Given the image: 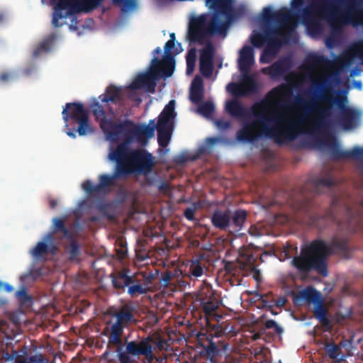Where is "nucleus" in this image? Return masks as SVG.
Wrapping results in <instances>:
<instances>
[{
	"label": "nucleus",
	"mask_w": 363,
	"mask_h": 363,
	"mask_svg": "<svg viewBox=\"0 0 363 363\" xmlns=\"http://www.w3.org/2000/svg\"><path fill=\"white\" fill-rule=\"evenodd\" d=\"M289 90L285 85L274 88L267 93L260 101L255 102L251 106V116L255 119L245 122L241 129L236 133L238 141L252 143L259 137L273 139L278 145L286 141L294 140L299 133V127L303 121L302 117L296 121L291 119L287 115L276 112L270 116L267 112L276 101L281 98Z\"/></svg>",
	"instance_id": "f257e3e1"
},
{
	"label": "nucleus",
	"mask_w": 363,
	"mask_h": 363,
	"mask_svg": "<svg viewBox=\"0 0 363 363\" xmlns=\"http://www.w3.org/2000/svg\"><path fill=\"white\" fill-rule=\"evenodd\" d=\"M91 110L100 128L111 140L117 141L120 135L124 138L123 141L110 152L113 158H123L138 167L143 174H149L155 166L152 155L143 149L131 150L129 145L135 139L138 143L146 145L148 140L155 135V121L150 120L148 125H137L128 119L115 123L106 118L104 106L96 100L91 104Z\"/></svg>",
	"instance_id": "f03ea898"
},
{
	"label": "nucleus",
	"mask_w": 363,
	"mask_h": 363,
	"mask_svg": "<svg viewBox=\"0 0 363 363\" xmlns=\"http://www.w3.org/2000/svg\"><path fill=\"white\" fill-rule=\"evenodd\" d=\"M317 85L322 91L309 102H305L300 97L296 99V103L307 111H311L315 109L318 111L319 118L315 121V127L318 129H325L332 126V121L329 118L333 106L340 111L337 123L344 129L350 130L355 127L359 120L360 113L353 108L347 106L346 93L342 90L333 91L330 87L324 86L323 83H318Z\"/></svg>",
	"instance_id": "7ed1b4c3"
},
{
	"label": "nucleus",
	"mask_w": 363,
	"mask_h": 363,
	"mask_svg": "<svg viewBox=\"0 0 363 363\" xmlns=\"http://www.w3.org/2000/svg\"><path fill=\"white\" fill-rule=\"evenodd\" d=\"M332 9L330 4L320 2L305 7L302 13L300 14L297 12H284L283 10L274 11L270 7H264L261 18L262 21L267 24L285 22L291 27V30H294L301 22L309 30L318 33L321 29L322 17H327L333 30H340V28L333 23L335 14Z\"/></svg>",
	"instance_id": "20e7f679"
},
{
	"label": "nucleus",
	"mask_w": 363,
	"mask_h": 363,
	"mask_svg": "<svg viewBox=\"0 0 363 363\" xmlns=\"http://www.w3.org/2000/svg\"><path fill=\"white\" fill-rule=\"evenodd\" d=\"M347 240L333 238L328 245L322 239H315L301 248L300 255L295 256L292 265L301 274L316 272L323 277L328 275L326 259L333 250L346 251Z\"/></svg>",
	"instance_id": "39448f33"
},
{
	"label": "nucleus",
	"mask_w": 363,
	"mask_h": 363,
	"mask_svg": "<svg viewBox=\"0 0 363 363\" xmlns=\"http://www.w3.org/2000/svg\"><path fill=\"white\" fill-rule=\"evenodd\" d=\"M62 114L66 123V133L70 138H76V133L79 136H84L93 132L89 124L88 112L83 104L80 102L67 103Z\"/></svg>",
	"instance_id": "423d86ee"
},
{
	"label": "nucleus",
	"mask_w": 363,
	"mask_h": 363,
	"mask_svg": "<svg viewBox=\"0 0 363 363\" xmlns=\"http://www.w3.org/2000/svg\"><path fill=\"white\" fill-rule=\"evenodd\" d=\"M111 315L116 318V321L110 326H108L109 323H107L103 334L108 336L109 345L121 347L124 328L135 322L133 310L131 307L125 305L118 311H114Z\"/></svg>",
	"instance_id": "0eeeda50"
},
{
	"label": "nucleus",
	"mask_w": 363,
	"mask_h": 363,
	"mask_svg": "<svg viewBox=\"0 0 363 363\" xmlns=\"http://www.w3.org/2000/svg\"><path fill=\"white\" fill-rule=\"evenodd\" d=\"M246 218L245 210L237 209L233 211L229 209H216L211 216V222L212 225L219 230L239 231L242 228Z\"/></svg>",
	"instance_id": "6e6552de"
},
{
	"label": "nucleus",
	"mask_w": 363,
	"mask_h": 363,
	"mask_svg": "<svg viewBox=\"0 0 363 363\" xmlns=\"http://www.w3.org/2000/svg\"><path fill=\"white\" fill-rule=\"evenodd\" d=\"M151 341V337L147 336L143 337L140 342L134 340L128 342L125 351H122V347H118L116 352L119 362L135 363L131 356L143 355L145 357L147 363H152L155 359V354Z\"/></svg>",
	"instance_id": "1a4fd4ad"
},
{
	"label": "nucleus",
	"mask_w": 363,
	"mask_h": 363,
	"mask_svg": "<svg viewBox=\"0 0 363 363\" xmlns=\"http://www.w3.org/2000/svg\"><path fill=\"white\" fill-rule=\"evenodd\" d=\"M108 158L110 160L116 162V166L112 174H104L99 175V182L97 184L99 191H102L104 193L109 191L110 187L115 186L116 179L125 177L133 172L142 174L138 169V167L129 163V162H127L123 158H113V155L110 153L108 155Z\"/></svg>",
	"instance_id": "9d476101"
},
{
	"label": "nucleus",
	"mask_w": 363,
	"mask_h": 363,
	"mask_svg": "<svg viewBox=\"0 0 363 363\" xmlns=\"http://www.w3.org/2000/svg\"><path fill=\"white\" fill-rule=\"evenodd\" d=\"M111 278L116 289L124 291L127 287V293L132 298L146 294L149 291L146 284H142L135 275H128L125 269L111 274Z\"/></svg>",
	"instance_id": "9b49d317"
},
{
	"label": "nucleus",
	"mask_w": 363,
	"mask_h": 363,
	"mask_svg": "<svg viewBox=\"0 0 363 363\" xmlns=\"http://www.w3.org/2000/svg\"><path fill=\"white\" fill-rule=\"evenodd\" d=\"M175 43L168 40L164 46L162 52L160 47H157L152 51V59L147 68H175V56L178 52L174 50Z\"/></svg>",
	"instance_id": "f8f14e48"
},
{
	"label": "nucleus",
	"mask_w": 363,
	"mask_h": 363,
	"mask_svg": "<svg viewBox=\"0 0 363 363\" xmlns=\"http://www.w3.org/2000/svg\"><path fill=\"white\" fill-rule=\"evenodd\" d=\"M52 235L48 233L45 238V241L38 242L35 247L30 250V255L38 261H45L48 255H55L57 247L50 240Z\"/></svg>",
	"instance_id": "ddd939ff"
},
{
	"label": "nucleus",
	"mask_w": 363,
	"mask_h": 363,
	"mask_svg": "<svg viewBox=\"0 0 363 363\" xmlns=\"http://www.w3.org/2000/svg\"><path fill=\"white\" fill-rule=\"evenodd\" d=\"M297 68H350V67L345 64L335 67L332 65V62L325 56L316 53H309L306 56L303 64Z\"/></svg>",
	"instance_id": "4468645a"
},
{
	"label": "nucleus",
	"mask_w": 363,
	"mask_h": 363,
	"mask_svg": "<svg viewBox=\"0 0 363 363\" xmlns=\"http://www.w3.org/2000/svg\"><path fill=\"white\" fill-rule=\"evenodd\" d=\"M198 344L203 348L202 353L210 359L216 357L219 350L216 342L213 341V336L211 334L199 333L197 335Z\"/></svg>",
	"instance_id": "2eb2a0df"
},
{
	"label": "nucleus",
	"mask_w": 363,
	"mask_h": 363,
	"mask_svg": "<svg viewBox=\"0 0 363 363\" xmlns=\"http://www.w3.org/2000/svg\"><path fill=\"white\" fill-rule=\"evenodd\" d=\"M103 0H82L79 1L73 8L75 12H90L98 7ZM114 2L122 3L128 8H133L135 5L134 0H113Z\"/></svg>",
	"instance_id": "dca6fc26"
},
{
	"label": "nucleus",
	"mask_w": 363,
	"mask_h": 363,
	"mask_svg": "<svg viewBox=\"0 0 363 363\" xmlns=\"http://www.w3.org/2000/svg\"><path fill=\"white\" fill-rule=\"evenodd\" d=\"M242 71L240 86L242 96H247L258 92V84L255 77L250 74L252 69H240Z\"/></svg>",
	"instance_id": "f3484780"
},
{
	"label": "nucleus",
	"mask_w": 363,
	"mask_h": 363,
	"mask_svg": "<svg viewBox=\"0 0 363 363\" xmlns=\"http://www.w3.org/2000/svg\"><path fill=\"white\" fill-rule=\"evenodd\" d=\"M362 147H354L351 150H342L337 145H333L330 149L333 159L339 160L341 159H359L362 160Z\"/></svg>",
	"instance_id": "a211bd4d"
},
{
	"label": "nucleus",
	"mask_w": 363,
	"mask_h": 363,
	"mask_svg": "<svg viewBox=\"0 0 363 363\" xmlns=\"http://www.w3.org/2000/svg\"><path fill=\"white\" fill-rule=\"evenodd\" d=\"M282 45L280 39L276 37H272L268 39L267 46L264 49L260 56V62L269 63L276 56L279 49Z\"/></svg>",
	"instance_id": "6ab92c4d"
},
{
	"label": "nucleus",
	"mask_w": 363,
	"mask_h": 363,
	"mask_svg": "<svg viewBox=\"0 0 363 363\" xmlns=\"http://www.w3.org/2000/svg\"><path fill=\"white\" fill-rule=\"evenodd\" d=\"M225 110L233 118H247L251 117V108L247 110L237 99H231L226 102Z\"/></svg>",
	"instance_id": "aec40b11"
},
{
	"label": "nucleus",
	"mask_w": 363,
	"mask_h": 363,
	"mask_svg": "<svg viewBox=\"0 0 363 363\" xmlns=\"http://www.w3.org/2000/svg\"><path fill=\"white\" fill-rule=\"evenodd\" d=\"M216 50L211 42H208L200 51L199 68H214L213 59Z\"/></svg>",
	"instance_id": "412c9836"
},
{
	"label": "nucleus",
	"mask_w": 363,
	"mask_h": 363,
	"mask_svg": "<svg viewBox=\"0 0 363 363\" xmlns=\"http://www.w3.org/2000/svg\"><path fill=\"white\" fill-rule=\"evenodd\" d=\"M130 88L133 90L145 89L150 92L155 91V82L148 74H139L130 84Z\"/></svg>",
	"instance_id": "4be33fe9"
},
{
	"label": "nucleus",
	"mask_w": 363,
	"mask_h": 363,
	"mask_svg": "<svg viewBox=\"0 0 363 363\" xmlns=\"http://www.w3.org/2000/svg\"><path fill=\"white\" fill-rule=\"evenodd\" d=\"M238 68H251L255 63L254 50L250 45H245L240 50Z\"/></svg>",
	"instance_id": "5701e85b"
},
{
	"label": "nucleus",
	"mask_w": 363,
	"mask_h": 363,
	"mask_svg": "<svg viewBox=\"0 0 363 363\" xmlns=\"http://www.w3.org/2000/svg\"><path fill=\"white\" fill-rule=\"evenodd\" d=\"M320 293L312 286L306 287V289L300 291L295 298V301L298 302H307L317 303L319 301Z\"/></svg>",
	"instance_id": "b1692460"
},
{
	"label": "nucleus",
	"mask_w": 363,
	"mask_h": 363,
	"mask_svg": "<svg viewBox=\"0 0 363 363\" xmlns=\"http://www.w3.org/2000/svg\"><path fill=\"white\" fill-rule=\"evenodd\" d=\"M328 308L320 301L315 303L313 309V315L315 318L318 320L323 327L326 328L327 330L331 329V322L328 318Z\"/></svg>",
	"instance_id": "393cba45"
},
{
	"label": "nucleus",
	"mask_w": 363,
	"mask_h": 363,
	"mask_svg": "<svg viewBox=\"0 0 363 363\" xmlns=\"http://www.w3.org/2000/svg\"><path fill=\"white\" fill-rule=\"evenodd\" d=\"M122 94L121 88L110 85L106 89L105 94L99 96V99L103 103L111 102L116 104L122 100Z\"/></svg>",
	"instance_id": "a878e982"
},
{
	"label": "nucleus",
	"mask_w": 363,
	"mask_h": 363,
	"mask_svg": "<svg viewBox=\"0 0 363 363\" xmlns=\"http://www.w3.org/2000/svg\"><path fill=\"white\" fill-rule=\"evenodd\" d=\"M173 125L157 123V142L160 147H166L169 143Z\"/></svg>",
	"instance_id": "bb28decb"
},
{
	"label": "nucleus",
	"mask_w": 363,
	"mask_h": 363,
	"mask_svg": "<svg viewBox=\"0 0 363 363\" xmlns=\"http://www.w3.org/2000/svg\"><path fill=\"white\" fill-rule=\"evenodd\" d=\"M174 107L175 101H169L159 116L157 123L173 125V119L177 115L174 111Z\"/></svg>",
	"instance_id": "cd10ccee"
},
{
	"label": "nucleus",
	"mask_w": 363,
	"mask_h": 363,
	"mask_svg": "<svg viewBox=\"0 0 363 363\" xmlns=\"http://www.w3.org/2000/svg\"><path fill=\"white\" fill-rule=\"evenodd\" d=\"M55 39L56 35L55 33H52L48 36L34 49L33 52V57L34 58H38L43 54L49 52L52 49Z\"/></svg>",
	"instance_id": "c85d7f7f"
},
{
	"label": "nucleus",
	"mask_w": 363,
	"mask_h": 363,
	"mask_svg": "<svg viewBox=\"0 0 363 363\" xmlns=\"http://www.w3.org/2000/svg\"><path fill=\"white\" fill-rule=\"evenodd\" d=\"M344 346L345 345H342V342L339 345L334 342L326 343L325 345L326 355L329 358L336 360L337 362H342L345 359V356L340 354L342 353V347Z\"/></svg>",
	"instance_id": "c756f323"
},
{
	"label": "nucleus",
	"mask_w": 363,
	"mask_h": 363,
	"mask_svg": "<svg viewBox=\"0 0 363 363\" xmlns=\"http://www.w3.org/2000/svg\"><path fill=\"white\" fill-rule=\"evenodd\" d=\"M255 297L257 301H259V305L257 306L259 308H266L269 311L272 315H277V313L273 310V307L275 306V299L272 297L271 294H262L256 293Z\"/></svg>",
	"instance_id": "7c9ffc66"
},
{
	"label": "nucleus",
	"mask_w": 363,
	"mask_h": 363,
	"mask_svg": "<svg viewBox=\"0 0 363 363\" xmlns=\"http://www.w3.org/2000/svg\"><path fill=\"white\" fill-rule=\"evenodd\" d=\"M269 33H273V34H275V35H279L281 37L284 36L283 34H281L277 29H271L267 34L264 35V34H262L260 33H254L251 37H250V40H251V43L253 45V46L256 47V48H261L264 45V43L266 41H268V39L269 38H272L271 36H269L268 34Z\"/></svg>",
	"instance_id": "2f4dec72"
},
{
	"label": "nucleus",
	"mask_w": 363,
	"mask_h": 363,
	"mask_svg": "<svg viewBox=\"0 0 363 363\" xmlns=\"http://www.w3.org/2000/svg\"><path fill=\"white\" fill-rule=\"evenodd\" d=\"M52 230L55 233H61L63 236L67 239L72 238V233L68 228L66 227L65 219L54 218L52 219Z\"/></svg>",
	"instance_id": "473e14b6"
},
{
	"label": "nucleus",
	"mask_w": 363,
	"mask_h": 363,
	"mask_svg": "<svg viewBox=\"0 0 363 363\" xmlns=\"http://www.w3.org/2000/svg\"><path fill=\"white\" fill-rule=\"evenodd\" d=\"M42 275L41 268H30L27 272L20 277V280L23 283L34 281Z\"/></svg>",
	"instance_id": "72a5a7b5"
},
{
	"label": "nucleus",
	"mask_w": 363,
	"mask_h": 363,
	"mask_svg": "<svg viewBox=\"0 0 363 363\" xmlns=\"http://www.w3.org/2000/svg\"><path fill=\"white\" fill-rule=\"evenodd\" d=\"M198 111L206 118H210L215 111V106L211 101H206L198 107Z\"/></svg>",
	"instance_id": "f704fd0d"
},
{
	"label": "nucleus",
	"mask_w": 363,
	"mask_h": 363,
	"mask_svg": "<svg viewBox=\"0 0 363 363\" xmlns=\"http://www.w3.org/2000/svg\"><path fill=\"white\" fill-rule=\"evenodd\" d=\"M112 205L110 203L101 201L97 204V209L108 220H113L115 217L111 211Z\"/></svg>",
	"instance_id": "c9c22d12"
},
{
	"label": "nucleus",
	"mask_w": 363,
	"mask_h": 363,
	"mask_svg": "<svg viewBox=\"0 0 363 363\" xmlns=\"http://www.w3.org/2000/svg\"><path fill=\"white\" fill-rule=\"evenodd\" d=\"M16 296L21 305L30 304L32 297L28 294L26 287L23 286L16 292Z\"/></svg>",
	"instance_id": "e433bc0d"
},
{
	"label": "nucleus",
	"mask_w": 363,
	"mask_h": 363,
	"mask_svg": "<svg viewBox=\"0 0 363 363\" xmlns=\"http://www.w3.org/2000/svg\"><path fill=\"white\" fill-rule=\"evenodd\" d=\"M189 270L191 274L195 277H199L203 274V269L199 259H196L191 262Z\"/></svg>",
	"instance_id": "4c0bfd02"
},
{
	"label": "nucleus",
	"mask_w": 363,
	"mask_h": 363,
	"mask_svg": "<svg viewBox=\"0 0 363 363\" xmlns=\"http://www.w3.org/2000/svg\"><path fill=\"white\" fill-rule=\"evenodd\" d=\"M203 311L206 315H211L218 308L217 301L208 300L207 301L201 302Z\"/></svg>",
	"instance_id": "58836bf2"
},
{
	"label": "nucleus",
	"mask_w": 363,
	"mask_h": 363,
	"mask_svg": "<svg viewBox=\"0 0 363 363\" xmlns=\"http://www.w3.org/2000/svg\"><path fill=\"white\" fill-rule=\"evenodd\" d=\"M77 2L78 0H58V3L57 4L55 9L57 10L62 11L67 8H70V10L75 11L73 6H74Z\"/></svg>",
	"instance_id": "ea45409f"
},
{
	"label": "nucleus",
	"mask_w": 363,
	"mask_h": 363,
	"mask_svg": "<svg viewBox=\"0 0 363 363\" xmlns=\"http://www.w3.org/2000/svg\"><path fill=\"white\" fill-rule=\"evenodd\" d=\"M226 89L234 96H242L240 83L230 82L227 85Z\"/></svg>",
	"instance_id": "a19ab883"
},
{
	"label": "nucleus",
	"mask_w": 363,
	"mask_h": 363,
	"mask_svg": "<svg viewBox=\"0 0 363 363\" xmlns=\"http://www.w3.org/2000/svg\"><path fill=\"white\" fill-rule=\"evenodd\" d=\"M304 4V0H293L291 3V9L286 10L284 12H297L300 14L302 13V6ZM305 8H303L304 9Z\"/></svg>",
	"instance_id": "79ce46f5"
},
{
	"label": "nucleus",
	"mask_w": 363,
	"mask_h": 363,
	"mask_svg": "<svg viewBox=\"0 0 363 363\" xmlns=\"http://www.w3.org/2000/svg\"><path fill=\"white\" fill-rule=\"evenodd\" d=\"M305 70L310 72H312L314 71H325V72L333 71L335 74H342V73H347L350 71L351 75H356L358 73L363 71V69H305Z\"/></svg>",
	"instance_id": "37998d69"
},
{
	"label": "nucleus",
	"mask_w": 363,
	"mask_h": 363,
	"mask_svg": "<svg viewBox=\"0 0 363 363\" xmlns=\"http://www.w3.org/2000/svg\"><path fill=\"white\" fill-rule=\"evenodd\" d=\"M186 68H195L196 61V54L194 50L188 52L186 57Z\"/></svg>",
	"instance_id": "c03bdc74"
},
{
	"label": "nucleus",
	"mask_w": 363,
	"mask_h": 363,
	"mask_svg": "<svg viewBox=\"0 0 363 363\" xmlns=\"http://www.w3.org/2000/svg\"><path fill=\"white\" fill-rule=\"evenodd\" d=\"M82 188L89 194L100 192L96 185H94L89 180H86L82 184Z\"/></svg>",
	"instance_id": "a18cd8bd"
},
{
	"label": "nucleus",
	"mask_w": 363,
	"mask_h": 363,
	"mask_svg": "<svg viewBox=\"0 0 363 363\" xmlns=\"http://www.w3.org/2000/svg\"><path fill=\"white\" fill-rule=\"evenodd\" d=\"M264 326L267 329L274 328L276 333L281 335L284 332V329L279 326L275 320H268L265 322Z\"/></svg>",
	"instance_id": "49530a36"
},
{
	"label": "nucleus",
	"mask_w": 363,
	"mask_h": 363,
	"mask_svg": "<svg viewBox=\"0 0 363 363\" xmlns=\"http://www.w3.org/2000/svg\"><path fill=\"white\" fill-rule=\"evenodd\" d=\"M203 98V91L197 90V89H191L190 90V99L194 103H199L201 101Z\"/></svg>",
	"instance_id": "de8ad7c7"
},
{
	"label": "nucleus",
	"mask_w": 363,
	"mask_h": 363,
	"mask_svg": "<svg viewBox=\"0 0 363 363\" xmlns=\"http://www.w3.org/2000/svg\"><path fill=\"white\" fill-rule=\"evenodd\" d=\"M69 253L72 259L75 258L79 255V246L75 241H72L70 243Z\"/></svg>",
	"instance_id": "09e8293b"
},
{
	"label": "nucleus",
	"mask_w": 363,
	"mask_h": 363,
	"mask_svg": "<svg viewBox=\"0 0 363 363\" xmlns=\"http://www.w3.org/2000/svg\"><path fill=\"white\" fill-rule=\"evenodd\" d=\"M172 279V272H170L169 270H167L166 272H164V274H162V278L160 280L162 286H163L164 287H167L169 284Z\"/></svg>",
	"instance_id": "8fccbe9b"
},
{
	"label": "nucleus",
	"mask_w": 363,
	"mask_h": 363,
	"mask_svg": "<svg viewBox=\"0 0 363 363\" xmlns=\"http://www.w3.org/2000/svg\"><path fill=\"white\" fill-rule=\"evenodd\" d=\"M191 89L203 91V80L201 77L196 76L194 78L191 82Z\"/></svg>",
	"instance_id": "3c124183"
},
{
	"label": "nucleus",
	"mask_w": 363,
	"mask_h": 363,
	"mask_svg": "<svg viewBox=\"0 0 363 363\" xmlns=\"http://www.w3.org/2000/svg\"><path fill=\"white\" fill-rule=\"evenodd\" d=\"M262 72L265 74H271L272 76L276 74H284L290 71L291 69H261Z\"/></svg>",
	"instance_id": "603ef678"
},
{
	"label": "nucleus",
	"mask_w": 363,
	"mask_h": 363,
	"mask_svg": "<svg viewBox=\"0 0 363 363\" xmlns=\"http://www.w3.org/2000/svg\"><path fill=\"white\" fill-rule=\"evenodd\" d=\"M267 68H291L289 65V62L286 60H279L278 62L274 63L271 66H269Z\"/></svg>",
	"instance_id": "864d4df0"
},
{
	"label": "nucleus",
	"mask_w": 363,
	"mask_h": 363,
	"mask_svg": "<svg viewBox=\"0 0 363 363\" xmlns=\"http://www.w3.org/2000/svg\"><path fill=\"white\" fill-rule=\"evenodd\" d=\"M216 126L221 130H226L230 127V122L223 119H218L215 121Z\"/></svg>",
	"instance_id": "5fc2aeb1"
},
{
	"label": "nucleus",
	"mask_w": 363,
	"mask_h": 363,
	"mask_svg": "<svg viewBox=\"0 0 363 363\" xmlns=\"http://www.w3.org/2000/svg\"><path fill=\"white\" fill-rule=\"evenodd\" d=\"M14 354H16V359H25V357L28 354V348L26 346H23L18 350H13Z\"/></svg>",
	"instance_id": "6e6d98bb"
},
{
	"label": "nucleus",
	"mask_w": 363,
	"mask_h": 363,
	"mask_svg": "<svg viewBox=\"0 0 363 363\" xmlns=\"http://www.w3.org/2000/svg\"><path fill=\"white\" fill-rule=\"evenodd\" d=\"M31 363H48V361L40 354L30 357Z\"/></svg>",
	"instance_id": "4d7b16f0"
},
{
	"label": "nucleus",
	"mask_w": 363,
	"mask_h": 363,
	"mask_svg": "<svg viewBox=\"0 0 363 363\" xmlns=\"http://www.w3.org/2000/svg\"><path fill=\"white\" fill-rule=\"evenodd\" d=\"M195 209L193 208H187L184 212L185 218L189 220H194Z\"/></svg>",
	"instance_id": "13d9d810"
},
{
	"label": "nucleus",
	"mask_w": 363,
	"mask_h": 363,
	"mask_svg": "<svg viewBox=\"0 0 363 363\" xmlns=\"http://www.w3.org/2000/svg\"><path fill=\"white\" fill-rule=\"evenodd\" d=\"M149 72H162L163 75L166 77H171L174 69H147Z\"/></svg>",
	"instance_id": "bf43d9fd"
},
{
	"label": "nucleus",
	"mask_w": 363,
	"mask_h": 363,
	"mask_svg": "<svg viewBox=\"0 0 363 363\" xmlns=\"http://www.w3.org/2000/svg\"><path fill=\"white\" fill-rule=\"evenodd\" d=\"M64 18V16L61 13H55L53 16L52 23L55 27H59L61 25L59 23L58 21L60 18Z\"/></svg>",
	"instance_id": "052dcab7"
},
{
	"label": "nucleus",
	"mask_w": 363,
	"mask_h": 363,
	"mask_svg": "<svg viewBox=\"0 0 363 363\" xmlns=\"http://www.w3.org/2000/svg\"><path fill=\"white\" fill-rule=\"evenodd\" d=\"M169 189V184L166 181H162L158 185V189L160 191L165 193Z\"/></svg>",
	"instance_id": "680f3d73"
},
{
	"label": "nucleus",
	"mask_w": 363,
	"mask_h": 363,
	"mask_svg": "<svg viewBox=\"0 0 363 363\" xmlns=\"http://www.w3.org/2000/svg\"><path fill=\"white\" fill-rule=\"evenodd\" d=\"M174 160L178 164H183L188 161V158L184 155H180L176 156Z\"/></svg>",
	"instance_id": "e2e57ef3"
},
{
	"label": "nucleus",
	"mask_w": 363,
	"mask_h": 363,
	"mask_svg": "<svg viewBox=\"0 0 363 363\" xmlns=\"http://www.w3.org/2000/svg\"><path fill=\"white\" fill-rule=\"evenodd\" d=\"M2 357L6 361H13V359L16 360V354H14V352L13 350L11 353H9L8 352H4L2 355Z\"/></svg>",
	"instance_id": "0e129e2a"
},
{
	"label": "nucleus",
	"mask_w": 363,
	"mask_h": 363,
	"mask_svg": "<svg viewBox=\"0 0 363 363\" xmlns=\"http://www.w3.org/2000/svg\"><path fill=\"white\" fill-rule=\"evenodd\" d=\"M286 301L287 300L284 296L279 297L278 299L275 300V306L281 308L286 304Z\"/></svg>",
	"instance_id": "69168bd1"
},
{
	"label": "nucleus",
	"mask_w": 363,
	"mask_h": 363,
	"mask_svg": "<svg viewBox=\"0 0 363 363\" xmlns=\"http://www.w3.org/2000/svg\"><path fill=\"white\" fill-rule=\"evenodd\" d=\"M201 74L206 78H210L212 77L215 69H199Z\"/></svg>",
	"instance_id": "338daca9"
},
{
	"label": "nucleus",
	"mask_w": 363,
	"mask_h": 363,
	"mask_svg": "<svg viewBox=\"0 0 363 363\" xmlns=\"http://www.w3.org/2000/svg\"><path fill=\"white\" fill-rule=\"evenodd\" d=\"M213 328L216 330L215 333L216 337L220 336V334L224 333L221 325L218 323L213 325Z\"/></svg>",
	"instance_id": "774afa93"
}]
</instances>
